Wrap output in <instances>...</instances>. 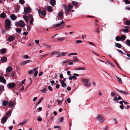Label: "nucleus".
Returning a JSON list of instances; mask_svg holds the SVG:
<instances>
[{"mask_svg": "<svg viewBox=\"0 0 130 130\" xmlns=\"http://www.w3.org/2000/svg\"><path fill=\"white\" fill-rule=\"evenodd\" d=\"M63 7L65 10V13L67 14L73 8V6L71 4H69L67 6L66 4H63Z\"/></svg>", "mask_w": 130, "mask_h": 130, "instance_id": "f257e3e1", "label": "nucleus"}, {"mask_svg": "<svg viewBox=\"0 0 130 130\" xmlns=\"http://www.w3.org/2000/svg\"><path fill=\"white\" fill-rule=\"evenodd\" d=\"M96 118L97 120L101 123L103 122L105 120L104 118L100 114L98 115Z\"/></svg>", "mask_w": 130, "mask_h": 130, "instance_id": "f03ea898", "label": "nucleus"}, {"mask_svg": "<svg viewBox=\"0 0 130 130\" xmlns=\"http://www.w3.org/2000/svg\"><path fill=\"white\" fill-rule=\"evenodd\" d=\"M15 104V102L14 100H10L8 101V105L10 108L13 107Z\"/></svg>", "mask_w": 130, "mask_h": 130, "instance_id": "7ed1b4c3", "label": "nucleus"}, {"mask_svg": "<svg viewBox=\"0 0 130 130\" xmlns=\"http://www.w3.org/2000/svg\"><path fill=\"white\" fill-rule=\"evenodd\" d=\"M64 22L62 20L61 22L60 23L54 24L53 25V27H56L60 26H63L64 25L63 24H64Z\"/></svg>", "mask_w": 130, "mask_h": 130, "instance_id": "20e7f679", "label": "nucleus"}, {"mask_svg": "<svg viewBox=\"0 0 130 130\" xmlns=\"http://www.w3.org/2000/svg\"><path fill=\"white\" fill-rule=\"evenodd\" d=\"M122 99V98L120 96H119L118 98L117 97H115L112 99L113 101L115 102L116 103H117L119 102L118 100H120Z\"/></svg>", "mask_w": 130, "mask_h": 130, "instance_id": "39448f33", "label": "nucleus"}, {"mask_svg": "<svg viewBox=\"0 0 130 130\" xmlns=\"http://www.w3.org/2000/svg\"><path fill=\"white\" fill-rule=\"evenodd\" d=\"M15 86V84L13 83L8 84L7 85V87L9 88H14Z\"/></svg>", "mask_w": 130, "mask_h": 130, "instance_id": "423d86ee", "label": "nucleus"}, {"mask_svg": "<svg viewBox=\"0 0 130 130\" xmlns=\"http://www.w3.org/2000/svg\"><path fill=\"white\" fill-rule=\"evenodd\" d=\"M18 25L20 27L23 28L25 26V24L24 22L21 20H20L18 22Z\"/></svg>", "mask_w": 130, "mask_h": 130, "instance_id": "0eeeda50", "label": "nucleus"}, {"mask_svg": "<svg viewBox=\"0 0 130 130\" xmlns=\"http://www.w3.org/2000/svg\"><path fill=\"white\" fill-rule=\"evenodd\" d=\"M8 119V117L7 116H5L2 119L1 122L3 124L5 123Z\"/></svg>", "mask_w": 130, "mask_h": 130, "instance_id": "6e6552de", "label": "nucleus"}, {"mask_svg": "<svg viewBox=\"0 0 130 130\" xmlns=\"http://www.w3.org/2000/svg\"><path fill=\"white\" fill-rule=\"evenodd\" d=\"M116 89L117 91H119L120 93L126 95H129V93L127 92L124 91L123 90H120L117 88H116Z\"/></svg>", "mask_w": 130, "mask_h": 130, "instance_id": "1a4fd4ad", "label": "nucleus"}, {"mask_svg": "<svg viewBox=\"0 0 130 130\" xmlns=\"http://www.w3.org/2000/svg\"><path fill=\"white\" fill-rule=\"evenodd\" d=\"M31 11V9L29 7H27L26 8H24V12L26 14H27V13Z\"/></svg>", "mask_w": 130, "mask_h": 130, "instance_id": "9d476101", "label": "nucleus"}, {"mask_svg": "<svg viewBox=\"0 0 130 130\" xmlns=\"http://www.w3.org/2000/svg\"><path fill=\"white\" fill-rule=\"evenodd\" d=\"M6 26H11V22L9 19H7L5 21Z\"/></svg>", "mask_w": 130, "mask_h": 130, "instance_id": "9b49d317", "label": "nucleus"}, {"mask_svg": "<svg viewBox=\"0 0 130 130\" xmlns=\"http://www.w3.org/2000/svg\"><path fill=\"white\" fill-rule=\"evenodd\" d=\"M28 120L27 119H26L24 120L23 122H22L19 123L18 125L20 126H22L26 124V123L27 122Z\"/></svg>", "mask_w": 130, "mask_h": 130, "instance_id": "f8f14e48", "label": "nucleus"}, {"mask_svg": "<svg viewBox=\"0 0 130 130\" xmlns=\"http://www.w3.org/2000/svg\"><path fill=\"white\" fill-rule=\"evenodd\" d=\"M14 37L12 35H11L8 38L7 41L9 42H11L14 40Z\"/></svg>", "mask_w": 130, "mask_h": 130, "instance_id": "ddd939ff", "label": "nucleus"}, {"mask_svg": "<svg viewBox=\"0 0 130 130\" xmlns=\"http://www.w3.org/2000/svg\"><path fill=\"white\" fill-rule=\"evenodd\" d=\"M67 54V53L65 52H63L61 53L60 52H59V54L58 55H57L56 57H58L60 56H64Z\"/></svg>", "mask_w": 130, "mask_h": 130, "instance_id": "4468645a", "label": "nucleus"}, {"mask_svg": "<svg viewBox=\"0 0 130 130\" xmlns=\"http://www.w3.org/2000/svg\"><path fill=\"white\" fill-rule=\"evenodd\" d=\"M13 70L11 66L8 67L6 69V72H10Z\"/></svg>", "mask_w": 130, "mask_h": 130, "instance_id": "2eb2a0df", "label": "nucleus"}, {"mask_svg": "<svg viewBox=\"0 0 130 130\" xmlns=\"http://www.w3.org/2000/svg\"><path fill=\"white\" fill-rule=\"evenodd\" d=\"M59 52L57 51H55L51 52L50 54V55L51 56L55 55H58L59 54Z\"/></svg>", "mask_w": 130, "mask_h": 130, "instance_id": "dca6fc26", "label": "nucleus"}, {"mask_svg": "<svg viewBox=\"0 0 130 130\" xmlns=\"http://www.w3.org/2000/svg\"><path fill=\"white\" fill-rule=\"evenodd\" d=\"M1 61L3 63L6 62L7 61L6 57L5 56L1 58Z\"/></svg>", "mask_w": 130, "mask_h": 130, "instance_id": "f3484780", "label": "nucleus"}, {"mask_svg": "<svg viewBox=\"0 0 130 130\" xmlns=\"http://www.w3.org/2000/svg\"><path fill=\"white\" fill-rule=\"evenodd\" d=\"M6 80L4 77L0 76V82L3 83H6Z\"/></svg>", "mask_w": 130, "mask_h": 130, "instance_id": "a211bd4d", "label": "nucleus"}, {"mask_svg": "<svg viewBox=\"0 0 130 130\" xmlns=\"http://www.w3.org/2000/svg\"><path fill=\"white\" fill-rule=\"evenodd\" d=\"M50 3L52 6H54L56 5V1L55 0H51Z\"/></svg>", "mask_w": 130, "mask_h": 130, "instance_id": "6ab92c4d", "label": "nucleus"}, {"mask_svg": "<svg viewBox=\"0 0 130 130\" xmlns=\"http://www.w3.org/2000/svg\"><path fill=\"white\" fill-rule=\"evenodd\" d=\"M10 17L13 20H15L17 18V17L14 14L11 15L10 16Z\"/></svg>", "mask_w": 130, "mask_h": 130, "instance_id": "aec40b11", "label": "nucleus"}, {"mask_svg": "<svg viewBox=\"0 0 130 130\" xmlns=\"http://www.w3.org/2000/svg\"><path fill=\"white\" fill-rule=\"evenodd\" d=\"M29 16V17L31 19V20L30 21V24L31 25L32 24L34 18H33L32 15L31 14H30Z\"/></svg>", "mask_w": 130, "mask_h": 130, "instance_id": "412c9836", "label": "nucleus"}, {"mask_svg": "<svg viewBox=\"0 0 130 130\" xmlns=\"http://www.w3.org/2000/svg\"><path fill=\"white\" fill-rule=\"evenodd\" d=\"M23 17L26 21V22L27 23L28 21V17L25 15H24L23 16Z\"/></svg>", "mask_w": 130, "mask_h": 130, "instance_id": "4be33fe9", "label": "nucleus"}, {"mask_svg": "<svg viewBox=\"0 0 130 130\" xmlns=\"http://www.w3.org/2000/svg\"><path fill=\"white\" fill-rule=\"evenodd\" d=\"M61 83L62 87L65 88L67 86L66 84L65 83L63 80H62L61 81Z\"/></svg>", "mask_w": 130, "mask_h": 130, "instance_id": "5701e85b", "label": "nucleus"}, {"mask_svg": "<svg viewBox=\"0 0 130 130\" xmlns=\"http://www.w3.org/2000/svg\"><path fill=\"white\" fill-rule=\"evenodd\" d=\"M73 59L72 61L73 62H78L79 61L78 58L76 57H74L73 58Z\"/></svg>", "mask_w": 130, "mask_h": 130, "instance_id": "b1692460", "label": "nucleus"}, {"mask_svg": "<svg viewBox=\"0 0 130 130\" xmlns=\"http://www.w3.org/2000/svg\"><path fill=\"white\" fill-rule=\"evenodd\" d=\"M128 46H130V40L129 39L127 40L125 42H124Z\"/></svg>", "mask_w": 130, "mask_h": 130, "instance_id": "393cba45", "label": "nucleus"}, {"mask_svg": "<svg viewBox=\"0 0 130 130\" xmlns=\"http://www.w3.org/2000/svg\"><path fill=\"white\" fill-rule=\"evenodd\" d=\"M86 69V68L85 67L81 68L79 67L78 68H76L75 69L77 70H85Z\"/></svg>", "mask_w": 130, "mask_h": 130, "instance_id": "a878e982", "label": "nucleus"}, {"mask_svg": "<svg viewBox=\"0 0 130 130\" xmlns=\"http://www.w3.org/2000/svg\"><path fill=\"white\" fill-rule=\"evenodd\" d=\"M73 75L74 76H72V79H76L77 78L75 76H79L78 74L76 73H74Z\"/></svg>", "mask_w": 130, "mask_h": 130, "instance_id": "bb28decb", "label": "nucleus"}, {"mask_svg": "<svg viewBox=\"0 0 130 130\" xmlns=\"http://www.w3.org/2000/svg\"><path fill=\"white\" fill-rule=\"evenodd\" d=\"M116 78L118 80L119 82V83L120 84H122V81L121 80V78L117 76H116Z\"/></svg>", "mask_w": 130, "mask_h": 130, "instance_id": "cd10ccee", "label": "nucleus"}, {"mask_svg": "<svg viewBox=\"0 0 130 130\" xmlns=\"http://www.w3.org/2000/svg\"><path fill=\"white\" fill-rule=\"evenodd\" d=\"M2 101L3 104L4 106H5L7 104H8V101H5L3 100H2Z\"/></svg>", "mask_w": 130, "mask_h": 130, "instance_id": "c85d7f7f", "label": "nucleus"}, {"mask_svg": "<svg viewBox=\"0 0 130 130\" xmlns=\"http://www.w3.org/2000/svg\"><path fill=\"white\" fill-rule=\"evenodd\" d=\"M0 17L3 18H6V15L3 12L0 15Z\"/></svg>", "mask_w": 130, "mask_h": 130, "instance_id": "c756f323", "label": "nucleus"}, {"mask_svg": "<svg viewBox=\"0 0 130 130\" xmlns=\"http://www.w3.org/2000/svg\"><path fill=\"white\" fill-rule=\"evenodd\" d=\"M115 46L119 48H120L122 47V45L121 44L118 43H117L116 44Z\"/></svg>", "mask_w": 130, "mask_h": 130, "instance_id": "7c9ffc66", "label": "nucleus"}, {"mask_svg": "<svg viewBox=\"0 0 130 130\" xmlns=\"http://www.w3.org/2000/svg\"><path fill=\"white\" fill-rule=\"evenodd\" d=\"M120 37L121 38V40H122V41L124 42V41L125 40L126 38L125 36L124 35H122Z\"/></svg>", "mask_w": 130, "mask_h": 130, "instance_id": "2f4dec72", "label": "nucleus"}, {"mask_svg": "<svg viewBox=\"0 0 130 130\" xmlns=\"http://www.w3.org/2000/svg\"><path fill=\"white\" fill-rule=\"evenodd\" d=\"M47 9L48 11L50 12H52V7L50 6H48L47 7Z\"/></svg>", "mask_w": 130, "mask_h": 130, "instance_id": "473e14b6", "label": "nucleus"}, {"mask_svg": "<svg viewBox=\"0 0 130 130\" xmlns=\"http://www.w3.org/2000/svg\"><path fill=\"white\" fill-rule=\"evenodd\" d=\"M58 16L60 17H62L63 15V14L62 11H61L59 12L58 13Z\"/></svg>", "mask_w": 130, "mask_h": 130, "instance_id": "72a5a7b5", "label": "nucleus"}, {"mask_svg": "<svg viewBox=\"0 0 130 130\" xmlns=\"http://www.w3.org/2000/svg\"><path fill=\"white\" fill-rule=\"evenodd\" d=\"M16 31L18 32L19 34H20L21 31V28H17L16 29Z\"/></svg>", "mask_w": 130, "mask_h": 130, "instance_id": "f704fd0d", "label": "nucleus"}, {"mask_svg": "<svg viewBox=\"0 0 130 130\" xmlns=\"http://www.w3.org/2000/svg\"><path fill=\"white\" fill-rule=\"evenodd\" d=\"M40 92L42 93H45L46 92V88H45L43 89L42 90L40 91Z\"/></svg>", "mask_w": 130, "mask_h": 130, "instance_id": "c9c22d12", "label": "nucleus"}, {"mask_svg": "<svg viewBox=\"0 0 130 130\" xmlns=\"http://www.w3.org/2000/svg\"><path fill=\"white\" fill-rule=\"evenodd\" d=\"M72 4L74 6H78V3H77L76 2L72 1Z\"/></svg>", "mask_w": 130, "mask_h": 130, "instance_id": "e433bc0d", "label": "nucleus"}, {"mask_svg": "<svg viewBox=\"0 0 130 130\" xmlns=\"http://www.w3.org/2000/svg\"><path fill=\"white\" fill-rule=\"evenodd\" d=\"M64 38L62 37L61 38L59 37L57 38V40L58 41H60L64 40Z\"/></svg>", "mask_w": 130, "mask_h": 130, "instance_id": "4c0bfd02", "label": "nucleus"}, {"mask_svg": "<svg viewBox=\"0 0 130 130\" xmlns=\"http://www.w3.org/2000/svg\"><path fill=\"white\" fill-rule=\"evenodd\" d=\"M10 74V72H6L4 74V76L6 77L9 76Z\"/></svg>", "mask_w": 130, "mask_h": 130, "instance_id": "58836bf2", "label": "nucleus"}, {"mask_svg": "<svg viewBox=\"0 0 130 130\" xmlns=\"http://www.w3.org/2000/svg\"><path fill=\"white\" fill-rule=\"evenodd\" d=\"M11 111H8L7 112L6 115V116H7V117H10L11 116Z\"/></svg>", "mask_w": 130, "mask_h": 130, "instance_id": "ea45409f", "label": "nucleus"}, {"mask_svg": "<svg viewBox=\"0 0 130 130\" xmlns=\"http://www.w3.org/2000/svg\"><path fill=\"white\" fill-rule=\"evenodd\" d=\"M111 96L113 97V98L115 97H116V95L115 93L114 92H112L110 94Z\"/></svg>", "mask_w": 130, "mask_h": 130, "instance_id": "a19ab883", "label": "nucleus"}, {"mask_svg": "<svg viewBox=\"0 0 130 130\" xmlns=\"http://www.w3.org/2000/svg\"><path fill=\"white\" fill-rule=\"evenodd\" d=\"M41 14L42 15L45 16L46 15V12L44 10L42 11Z\"/></svg>", "mask_w": 130, "mask_h": 130, "instance_id": "79ce46f5", "label": "nucleus"}, {"mask_svg": "<svg viewBox=\"0 0 130 130\" xmlns=\"http://www.w3.org/2000/svg\"><path fill=\"white\" fill-rule=\"evenodd\" d=\"M116 40L117 41H119L121 40V38L120 37L117 36L115 38Z\"/></svg>", "mask_w": 130, "mask_h": 130, "instance_id": "37998d69", "label": "nucleus"}, {"mask_svg": "<svg viewBox=\"0 0 130 130\" xmlns=\"http://www.w3.org/2000/svg\"><path fill=\"white\" fill-rule=\"evenodd\" d=\"M71 60H66L63 61H62V63H67L71 61Z\"/></svg>", "mask_w": 130, "mask_h": 130, "instance_id": "c03bdc74", "label": "nucleus"}, {"mask_svg": "<svg viewBox=\"0 0 130 130\" xmlns=\"http://www.w3.org/2000/svg\"><path fill=\"white\" fill-rule=\"evenodd\" d=\"M122 31L125 33H127L128 32V30L127 29L124 28L123 30Z\"/></svg>", "mask_w": 130, "mask_h": 130, "instance_id": "a18cd8bd", "label": "nucleus"}, {"mask_svg": "<svg viewBox=\"0 0 130 130\" xmlns=\"http://www.w3.org/2000/svg\"><path fill=\"white\" fill-rule=\"evenodd\" d=\"M4 89V86H0V93L3 92Z\"/></svg>", "mask_w": 130, "mask_h": 130, "instance_id": "49530a36", "label": "nucleus"}, {"mask_svg": "<svg viewBox=\"0 0 130 130\" xmlns=\"http://www.w3.org/2000/svg\"><path fill=\"white\" fill-rule=\"evenodd\" d=\"M31 62V61L30 60H27L24 61L23 62V63L24 64H25L28 63H29V62Z\"/></svg>", "mask_w": 130, "mask_h": 130, "instance_id": "de8ad7c7", "label": "nucleus"}, {"mask_svg": "<svg viewBox=\"0 0 130 130\" xmlns=\"http://www.w3.org/2000/svg\"><path fill=\"white\" fill-rule=\"evenodd\" d=\"M84 85L86 87H88L90 85V83L88 82H86L84 84Z\"/></svg>", "mask_w": 130, "mask_h": 130, "instance_id": "09e8293b", "label": "nucleus"}, {"mask_svg": "<svg viewBox=\"0 0 130 130\" xmlns=\"http://www.w3.org/2000/svg\"><path fill=\"white\" fill-rule=\"evenodd\" d=\"M6 52V50L5 48L2 49L1 50V53L3 54H4Z\"/></svg>", "mask_w": 130, "mask_h": 130, "instance_id": "8fccbe9b", "label": "nucleus"}, {"mask_svg": "<svg viewBox=\"0 0 130 130\" xmlns=\"http://www.w3.org/2000/svg\"><path fill=\"white\" fill-rule=\"evenodd\" d=\"M67 102L68 103H70V102H71V100H70V98H68V99H67V100H66L65 101V102L66 103H67Z\"/></svg>", "mask_w": 130, "mask_h": 130, "instance_id": "3c124183", "label": "nucleus"}, {"mask_svg": "<svg viewBox=\"0 0 130 130\" xmlns=\"http://www.w3.org/2000/svg\"><path fill=\"white\" fill-rule=\"evenodd\" d=\"M112 63L109 61H106V63L107 65H112Z\"/></svg>", "mask_w": 130, "mask_h": 130, "instance_id": "603ef678", "label": "nucleus"}, {"mask_svg": "<svg viewBox=\"0 0 130 130\" xmlns=\"http://www.w3.org/2000/svg\"><path fill=\"white\" fill-rule=\"evenodd\" d=\"M125 24L126 25H130V21H126L125 22Z\"/></svg>", "mask_w": 130, "mask_h": 130, "instance_id": "864d4df0", "label": "nucleus"}, {"mask_svg": "<svg viewBox=\"0 0 130 130\" xmlns=\"http://www.w3.org/2000/svg\"><path fill=\"white\" fill-rule=\"evenodd\" d=\"M20 3L22 5L23 4L25 3V1L24 0H20Z\"/></svg>", "mask_w": 130, "mask_h": 130, "instance_id": "5fc2aeb1", "label": "nucleus"}, {"mask_svg": "<svg viewBox=\"0 0 130 130\" xmlns=\"http://www.w3.org/2000/svg\"><path fill=\"white\" fill-rule=\"evenodd\" d=\"M44 45L47 48H50L51 47L50 45L47 44H44Z\"/></svg>", "mask_w": 130, "mask_h": 130, "instance_id": "6e6d98bb", "label": "nucleus"}, {"mask_svg": "<svg viewBox=\"0 0 130 130\" xmlns=\"http://www.w3.org/2000/svg\"><path fill=\"white\" fill-rule=\"evenodd\" d=\"M31 28V27L29 25H28L27 26V31H29L30 30Z\"/></svg>", "mask_w": 130, "mask_h": 130, "instance_id": "4d7b16f0", "label": "nucleus"}, {"mask_svg": "<svg viewBox=\"0 0 130 130\" xmlns=\"http://www.w3.org/2000/svg\"><path fill=\"white\" fill-rule=\"evenodd\" d=\"M82 42L83 41H82L80 40H77L76 41V44L82 43Z\"/></svg>", "mask_w": 130, "mask_h": 130, "instance_id": "13d9d810", "label": "nucleus"}, {"mask_svg": "<svg viewBox=\"0 0 130 130\" xmlns=\"http://www.w3.org/2000/svg\"><path fill=\"white\" fill-rule=\"evenodd\" d=\"M57 102L58 103V104H60V103L62 102L63 101V99H62L61 100H58L57 101Z\"/></svg>", "mask_w": 130, "mask_h": 130, "instance_id": "bf43d9fd", "label": "nucleus"}, {"mask_svg": "<svg viewBox=\"0 0 130 130\" xmlns=\"http://www.w3.org/2000/svg\"><path fill=\"white\" fill-rule=\"evenodd\" d=\"M83 82H89V80L88 79H83Z\"/></svg>", "mask_w": 130, "mask_h": 130, "instance_id": "052dcab7", "label": "nucleus"}, {"mask_svg": "<svg viewBox=\"0 0 130 130\" xmlns=\"http://www.w3.org/2000/svg\"><path fill=\"white\" fill-rule=\"evenodd\" d=\"M124 2L127 4H129L130 3V2L128 0H125Z\"/></svg>", "mask_w": 130, "mask_h": 130, "instance_id": "680f3d73", "label": "nucleus"}, {"mask_svg": "<svg viewBox=\"0 0 130 130\" xmlns=\"http://www.w3.org/2000/svg\"><path fill=\"white\" fill-rule=\"evenodd\" d=\"M23 84L25 85L24 83H23V82L22 81H21L20 83H19V85L20 86H22Z\"/></svg>", "mask_w": 130, "mask_h": 130, "instance_id": "e2e57ef3", "label": "nucleus"}, {"mask_svg": "<svg viewBox=\"0 0 130 130\" xmlns=\"http://www.w3.org/2000/svg\"><path fill=\"white\" fill-rule=\"evenodd\" d=\"M39 41L38 40H36L35 41V42L38 45H39Z\"/></svg>", "mask_w": 130, "mask_h": 130, "instance_id": "0e129e2a", "label": "nucleus"}, {"mask_svg": "<svg viewBox=\"0 0 130 130\" xmlns=\"http://www.w3.org/2000/svg\"><path fill=\"white\" fill-rule=\"evenodd\" d=\"M43 99V97H42L40 99V100L38 101L37 102L39 104H40L42 101V100Z\"/></svg>", "mask_w": 130, "mask_h": 130, "instance_id": "69168bd1", "label": "nucleus"}, {"mask_svg": "<svg viewBox=\"0 0 130 130\" xmlns=\"http://www.w3.org/2000/svg\"><path fill=\"white\" fill-rule=\"evenodd\" d=\"M122 101L123 102V103H124L125 105H127L129 104L128 103V102L125 101L124 100H122Z\"/></svg>", "mask_w": 130, "mask_h": 130, "instance_id": "338daca9", "label": "nucleus"}, {"mask_svg": "<svg viewBox=\"0 0 130 130\" xmlns=\"http://www.w3.org/2000/svg\"><path fill=\"white\" fill-rule=\"evenodd\" d=\"M15 73L14 71L12 72L11 73V75L12 77H14V76Z\"/></svg>", "mask_w": 130, "mask_h": 130, "instance_id": "774afa93", "label": "nucleus"}]
</instances>
